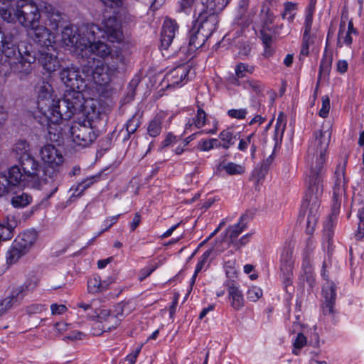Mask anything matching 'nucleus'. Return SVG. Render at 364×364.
<instances>
[{
	"label": "nucleus",
	"instance_id": "nucleus-1",
	"mask_svg": "<svg viewBox=\"0 0 364 364\" xmlns=\"http://www.w3.org/2000/svg\"><path fill=\"white\" fill-rule=\"evenodd\" d=\"M329 130L316 131L309 141L306 161L309 173L306 177L308 191L304 196L299 218L304 219L306 215V232H314L318 222L321 200L323 193L322 176L323 165L326 159L327 150L331 141Z\"/></svg>",
	"mask_w": 364,
	"mask_h": 364
},
{
	"label": "nucleus",
	"instance_id": "nucleus-2",
	"mask_svg": "<svg viewBox=\"0 0 364 364\" xmlns=\"http://www.w3.org/2000/svg\"><path fill=\"white\" fill-rule=\"evenodd\" d=\"M88 33H82L80 31V26H67L62 31V41L66 46L74 48L73 52L77 55L84 57L89 54H95L103 59L110 56L112 61L123 62L124 57L119 51L112 52L111 48L104 42L97 39L90 40L85 48H82V40L88 38Z\"/></svg>",
	"mask_w": 364,
	"mask_h": 364
},
{
	"label": "nucleus",
	"instance_id": "nucleus-3",
	"mask_svg": "<svg viewBox=\"0 0 364 364\" xmlns=\"http://www.w3.org/2000/svg\"><path fill=\"white\" fill-rule=\"evenodd\" d=\"M80 31L88 33V38L82 40V48L89 44L90 40L97 38H107L112 43H121L124 39V33L121 21L117 16H109L102 21V27L94 23L83 24L80 26Z\"/></svg>",
	"mask_w": 364,
	"mask_h": 364
},
{
	"label": "nucleus",
	"instance_id": "nucleus-4",
	"mask_svg": "<svg viewBox=\"0 0 364 364\" xmlns=\"http://www.w3.org/2000/svg\"><path fill=\"white\" fill-rule=\"evenodd\" d=\"M0 16L7 23L18 21L26 28L38 23L41 18L39 7L33 0H18L11 11L0 6Z\"/></svg>",
	"mask_w": 364,
	"mask_h": 364
},
{
	"label": "nucleus",
	"instance_id": "nucleus-5",
	"mask_svg": "<svg viewBox=\"0 0 364 364\" xmlns=\"http://www.w3.org/2000/svg\"><path fill=\"white\" fill-rule=\"evenodd\" d=\"M41 159L46 164L43 176L50 180L51 189L48 198L51 197L58 189L60 172L65 161L62 151L52 144H46L40 151Z\"/></svg>",
	"mask_w": 364,
	"mask_h": 364
},
{
	"label": "nucleus",
	"instance_id": "nucleus-6",
	"mask_svg": "<svg viewBox=\"0 0 364 364\" xmlns=\"http://www.w3.org/2000/svg\"><path fill=\"white\" fill-rule=\"evenodd\" d=\"M37 94V109L41 114L40 122L42 124H53V116H55L58 101L53 94V90L48 82L42 81L36 86Z\"/></svg>",
	"mask_w": 364,
	"mask_h": 364
},
{
	"label": "nucleus",
	"instance_id": "nucleus-7",
	"mask_svg": "<svg viewBox=\"0 0 364 364\" xmlns=\"http://www.w3.org/2000/svg\"><path fill=\"white\" fill-rule=\"evenodd\" d=\"M84 90H66L63 100L58 101L55 116H53V124L62 120H69L75 113L82 111L84 105Z\"/></svg>",
	"mask_w": 364,
	"mask_h": 364
},
{
	"label": "nucleus",
	"instance_id": "nucleus-8",
	"mask_svg": "<svg viewBox=\"0 0 364 364\" xmlns=\"http://www.w3.org/2000/svg\"><path fill=\"white\" fill-rule=\"evenodd\" d=\"M119 61L111 63L97 60L94 58H87V64L84 65L83 73L90 75L95 83L100 86H107L112 81L118 72Z\"/></svg>",
	"mask_w": 364,
	"mask_h": 364
},
{
	"label": "nucleus",
	"instance_id": "nucleus-9",
	"mask_svg": "<svg viewBox=\"0 0 364 364\" xmlns=\"http://www.w3.org/2000/svg\"><path fill=\"white\" fill-rule=\"evenodd\" d=\"M36 240L37 235L34 231L28 230L21 233L6 252V263L8 264L16 263L21 257L29 252Z\"/></svg>",
	"mask_w": 364,
	"mask_h": 364
},
{
	"label": "nucleus",
	"instance_id": "nucleus-10",
	"mask_svg": "<svg viewBox=\"0 0 364 364\" xmlns=\"http://www.w3.org/2000/svg\"><path fill=\"white\" fill-rule=\"evenodd\" d=\"M18 161L23 172L24 178L32 183L34 188H41L43 184L49 183L48 177L43 176L41 164L33 156L24 155L19 157Z\"/></svg>",
	"mask_w": 364,
	"mask_h": 364
},
{
	"label": "nucleus",
	"instance_id": "nucleus-11",
	"mask_svg": "<svg viewBox=\"0 0 364 364\" xmlns=\"http://www.w3.org/2000/svg\"><path fill=\"white\" fill-rule=\"evenodd\" d=\"M73 142L78 146L85 148L90 146L99 136L98 130L90 120L75 122L70 129Z\"/></svg>",
	"mask_w": 364,
	"mask_h": 364
},
{
	"label": "nucleus",
	"instance_id": "nucleus-12",
	"mask_svg": "<svg viewBox=\"0 0 364 364\" xmlns=\"http://www.w3.org/2000/svg\"><path fill=\"white\" fill-rule=\"evenodd\" d=\"M20 59L18 62H14L11 65V69L18 73L23 75L29 74L32 70V63L36 61V52L33 50V46L31 44L22 43L17 46Z\"/></svg>",
	"mask_w": 364,
	"mask_h": 364
},
{
	"label": "nucleus",
	"instance_id": "nucleus-13",
	"mask_svg": "<svg viewBox=\"0 0 364 364\" xmlns=\"http://www.w3.org/2000/svg\"><path fill=\"white\" fill-rule=\"evenodd\" d=\"M28 34L30 38L36 43L38 50H53L55 43V36L52 32L46 26L33 25L28 27Z\"/></svg>",
	"mask_w": 364,
	"mask_h": 364
},
{
	"label": "nucleus",
	"instance_id": "nucleus-14",
	"mask_svg": "<svg viewBox=\"0 0 364 364\" xmlns=\"http://www.w3.org/2000/svg\"><path fill=\"white\" fill-rule=\"evenodd\" d=\"M124 305L122 303L114 306L112 311L107 309H102L99 313L97 318L102 324L104 331H110L116 328L124 318Z\"/></svg>",
	"mask_w": 364,
	"mask_h": 364
},
{
	"label": "nucleus",
	"instance_id": "nucleus-15",
	"mask_svg": "<svg viewBox=\"0 0 364 364\" xmlns=\"http://www.w3.org/2000/svg\"><path fill=\"white\" fill-rule=\"evenodd\" d=\"M61 80L70 90H85L87 87L85 80L82 77L78 68L67 67L60 72Z\"/></svg>",
	"mask_w": 364,
	"mask_h": 364
},
{
	"label": "nucleus",
	"instance_id": "nucleus-16",
	"mask_svg": "<svg viewBox=\"0 0 364 364\" xmlns=\"http://www.w3.org/2000/svg\"><path fill=\"white\" fill-rule=\"evenodd\" d=\"M219 22L218 16L211 14L208 11L203 10L198 15L193 24L197 26L202 33L210 37L217 29Z\"/></svg>",
	"mask_w": 364,
	"mask_h": 364
},
{
	"label": "nucleus",
	"instance_id": "nucleus-17",
	"mask_svg": "<svg viewBox=\"0 0 364 364\" xmlns=\"http://www.w3.org/2000/svg\"><path fill=\"white\" fill-rule=\"evenodd\" d=\"M347 156H344L338 163L334 172V185L333 195L334 199L338 200L346 191L347 180L345 177L346 167L347 164Z\"/></svg>",
	"mask_w": 364,
	"mask_h": 364
},
{
	"label": "nucleus",
	"instance_id": "nucleus-18",
	"mask_svg": "<svg viewBox=\"0 0 364 364\" xmlns=\"http://www.w3.org/2000/svg\"><path fill=\"white\" fill-rule=\"evenodd\" d=\"M336 284L329 281H327L323 286L322 292L324 301L322 304V311L325 316L333 317L336 311L334 309L336 299Z\"/></svg>",
	"mask_w": 364,
	"mask_h": 364
},
{
	"label": "nucleus",
	"instance_id": "nucleus-19",
	"mask_svg": "<svg viewBox=\"0 0 364 364\" xmlns=\"http://www.w3.org/2000/svg\"><path fill=\"white\" fill-rule=\"evenodd\" d=\"M178 30V26L175 20L171 18L164 20L161 33V49L162 50H168L171 47Z\"/></svg>",
	"mask_w": 364,
	"mask_h": 364
},
{
	"label": "nucleus",
	"instance_id": "nucleus-20",
	"mask_svg": "<svg viewBox=\"0 0 364 364\" xmlns=\"http://www.w3.org/2000/svg\"><path fill=\"white\" fill-rule=\"evenodd\" d=\"M36 52L37 55L36 60L45 70L50 73L58 69L60 65L55 48L53 50H38Z\"/></svg>",
	"mask_w": 364,
	"mask_h": 364
},
{
	"label": "nucleus",
	"instance_id": "nucleus-21",
	"mask_svg": "<svg viewBox=\"0 0 364 364\" xmlns=\"http://www.w3.org/2000/svg\"><path fill=\"white\" fill-rule=\"evenodd\" d=\"M189 71V66L185 65H181L172 69L166 73L165 77L168 83V87H175L184 85L188 80L186 78Z\"/></svg>",
	"mask_w": 364,
	"mask_h": 364
},
{
	"label": "nucleus",
	"instance_id": "nucleus-22",
	"mask_svg": "<svg viewBox=\"0 0 364 364\" xmlns=\"http://www.w3.org/2000/svg\"><path fill=\"white\" fill-rule=\"evenodd\" d=\"M228 287V299L230 306L236 311H239L244 306V297L242 291L236 285L233 280H228L226 282Z\"/></svg>",
	"mask_w": 364,
	"mask_h": 364
},
{
	"label": "nucleus",
	"instance_id": "nucleus-23",
	"mask_svg": "<svg viewBox=\"0 0 364 364\" xmlns=\"http://www.w3.org/2000/svg\"><path fill=\"white\" fill-rule=\"evenodd\" d=\"M210 37L205 35L194 24L188 32V52L193 53L201 48Z\"/></svg>",
	"mask_w": 364,
	"mask_h": 364
},
{
	"label": "nucleus",
	"instance_id": "nucleus-24",
	"mask_svg": "<svg viewBox=\"0 0 364 364\" xmlns=\"http://www.w3.org/2000/svg\"><path fill=\"white\" fill-rule=\"evenodd\" d=\"M17 43H8L0 44V64L8 63L11 65V60L16 56Z\"/></svg>",
	"mask_w": 364,
	"mask_h": 364
},
{
	"label": "nucleus",
	"instance_id": "nucleus-25",
	"mask_svg": "<svg viewBox=\"0 0 364 364\" xmlns=\"http://www.w3.org/2000/svg\"><path fill=\"white\" fill-rule=\"evenodd\" d=\"M250 0H239L236 19L237 23L246 26L250 23L251 14L248 11Z\"/></svg>",
	"mask_w": 364,
	"mask_h": 364
},
{
	"label": "nucleus",
	"instance_id": "nucleus-26",
	"mask_svg": "<svg viewBox=\"0 0 364 364\" xmlns=\"http://www.w3.org/2000/svg\"><path fill=\"white\" fill-rule=\"evenodd\" d=\"M280 270L283 275H292L294 267L293 251L291 249H285L280 259Z\"/></svg>",
	"mask_w": 364,
	"mask_h": 364
},
{
	"label": "nucleus",
	"instance_id": "nucleus-27",
	"mask_svg": "<svg viewBox=\"0 0 364 364\" xmlns=\"http://www.w3.org/2000/svg\"><path fill=\"white\" fill-rule=\"evenodd\" d=\"M38 280L36 277L28 279L22 285L17 287L12 292L14 296L21 301L23 297L30 291L34 290L38 285Z\"/></svg>",
	"mask_w": 364,
	"mask_h": 364
},
{
	"label": "nucleus",
	"instance_id": "nucleus-28",
	"mask_svg": "<svg viewBox=\"0 0 364 364\" xmlns=\"http://www.w3.org/2000/svg\"><path fill=\"white\" fill-rule=\"evenodd\" d=\"M333 61V54L328 52L326 48L319 65L317 83L320 82L322 77L326 78L329 75Z\"/></svg>",
	"mask_w": 364,
	"mask_h": 364
},
{
	"label": "nucleus",
	"instance_id": "nucleus-29",
	"mask_svg": "<svg viewBox=\"0 0 364 364\" xmlns=\"http://www.w3.org/2000/svg\"><path fill=\"white\" fill-rule=\"evenodd\" d=\"M18 30L13 25H6L0 27V44L9 43H17Z\"/></svg>",
	"mask_w": 364,
	"mask_h": 364
},
{
	"label": "nucleus",
	"instance_id": "nucleus-30",
	"mask_svg": "<svg viewBox=\"0 0 364 364\" xmlns=\"http://www.w3.org/2000/svg\"><path fill=\"white\" fill-rule=\"evenodd\" d=\"M38 7L40 13L42 11L48 15V20L53 28H56L58 26L61 18L55 9L46 2H42Z\"/></svg>",
	"mask_w": 364,
	"mask_h": 364
},
{
	"label": "nucleus",
	"instance_id": "nucleus-31",
	"mask_svg": "<svg viewBox=\"0 0 364 364\" xmlns=\"http://www.w3.org/2000/svg\"><path fill=\"white\" fill-rule=\"evenodd\" d=\"M337 219L333 217H328V220L324 225L323 239L327 243V248L329 250L333 244V236L334 234V227Z\"/></svg>",
	"mask_w": 364,
	"mask_h": 364
},
{
	"label": "nucleus",
	"instance_id": "nucleus-32",
	"mask_svg": "<svg viewBox=\"0 0 364 364\" xmlns=\"http://www.w3.org/2000/svg\"><path fill=\"white\" fill-rule=\"evenodd\" d=\"M109 283L102 281L99 276H94L87 281V289L90 293L95 294L106 290Z\"/></svg>",
	"mask_w": 364,
	"mask_h": 364
},
{
	"label": "nucleus",
	"instance_id": "nucleus-33",
	"mask_svg": "<svg viewBox=\"0 0 364 364\" xmlns=\"http://www.w3.org/2000/svg\"><path fill=\"white\" fill-rule=\"evenodd\" d=\"M351 35L352 33L346 32V21L342 18L338 33L337 47L341 48L343 44L350 46L353 43Z\"/></svg>",
	"mask_w": 364,
	"mask_h": 364
},
{
	"label": "nucleus",
	"instance_id": "nucleus-34",
	"mask_svg": "<svg viewBox=\"0 0 364 364\" xmlns=\"http://www.w3.org/2000/svg\"><path fill=\"white\" fill-rule=\"evenodd\" d=\"M7 180L10 186H16L21 183V181H27L24 178L23 172L21 171V168L18 166H11L8 172Z\"/></svg>",
	"mask_w": 364,
	"mask_h": 364
},
{
	"label": "nucleus",
	"instance_id": "nucleus-35",
	"mask_svg": "<svg viewBox=\"0 0 364 364\" xmlns=\"http://www.w3.org/2000/svg\"><path fill=\"white\" fill-rule=\"evenodd\" d=\"M164 118L161 115H156L148 124L147 134L151 137H156L162 131Z\"/></svg>",
	"mask_w": 364,
	"mask_h": 364
},
{
	"label": "nucleus",
	"instance_id": "nucleus-36",
	"mask_svg": "<svg viewBox=\"0 0 364 364\" xmlns=\"http://www.w3.org/2000/svg\"><path fill=\"white\" fill-rule=\"evenodd\" d=\"M219 139L222 141L223 149H228L235 144L237 139V135L230 129H225L219 134Z\"/></svg>",
	"mask_w": 364,
	"mask_h": 364
},
{
	"label": "nucleus",
	"instance_id": "nucleus-37",
	"mask_svg": "<svg viewBox=\"0 0 364 364\" xmlns=\"http://www.w3.org/2000/svg\"><path fill=\"white\" fill-rule=\"evenodd\" d=\"M245 216H242L238 223L234 225L230 226L227 230V237L230 238V242L234 243L239 235L246 228L244 221Z\"/></svg>",
	"mask_w": 364,
	"mask_h": 364
},
{
	"label": "nucleus",
	"instance_id": "nucleus-38",
	"mask_svg": "<svg viewBox=\"0 0 364 364\" xmlns=\"http://www.w3.org/2000/svg\"><path fill=\"white\" fill-rule=\"evenodd\" d=\"M218 169L224 170L228 175H240L245 172V167L240 164L233 162H221L218 166Z\"/></svg>",
	"mask_w": 364,
	"mask_h": 364
},
{
	"label": "nucleus",
	"instance_id": "nucleus-39",
	"mask_svg": "<svg viewBox=\"0 0 364 364\" xmlns=\"http://www.w3.org/2000/svg\"><path fill=\"white\" fill-rule=\"evenodd\" d=\"M230 0H208L207 1L206 9L211 14L218 15L228 4Z\"/></svg>",
	"mask_w": 364,
	"mask_h": 364
},
{
	"label": "nucleus",
	"instance_id": "nucleus-40",
	"mask_svg": "<svg viewBox=\"0 0 364 364\" xmlns=\"http://www.w3.org/2000/svg\"><path fill=\"white\" fill-rule=\"evenodd\" d=\"M97 178V176L87 178L82 182L79 183L75 188L72 187L71 189L74 191L73 196H80L86 189L90 187L96 181Z\"/></svg>",
	"mask_w": 364,
	"mask_h": 364
},
{
	"label": "nucleus",
	"instance_id": "nucleus-41",
	"mask_svg": "<svg viewBox=\"0 0 364 364\" xmlns=\"http://www.w3.org/2000/svg\"><path fill=\"white\" fill-rule=\"evenodd\" d=\"M314 36L311 33H303L302 43L299 53V60L306 57L309 53V46L314 43Z\"/></svg>",
	"mask_w": 364,
	"mask_h": 364
},
{
	"label": "nucleus",
	"instance_id": "nucleus-42",
	"mask_svg": "<svg viewBox=\"0 0 364 364\" xmlns=\"http://www.w3.org/2000/svg\"><path fill=\"white\" fill-rule=\"evenodd\" d=\"M19 300L14 294L11 292V294L0 301V316L4 314L9 309L13 306L19 304Z\"/></svg>",
	"mask_w": 364,
	"mask_h": 364
},
{
	"label": "nucleus",
	"instance_id": "nucleus-43",
	"mask_svg": "<svg viewBox=\"0 0 364 364\" xmlns=\"http://www.w3.org/2000/svg\"><path fill=\"white\" fill-rule=\"evenodd\" d=\"M213 252L212 249L207 250L199 258L196 264L195 272L192 277L191 284H193L196 279L197 274L203 269L206 264L208 263V259Z\"/></svg>",
	"mask_w": 364,
	"mask_h": 364
},
{
	"label": "nucleus",
	"instance_id": "nucleus-44",
	"mask_svg": "<svg viewBox=\"0 0 364 364\" xmlns=\"http://www.w3.org/2000/svg\"><path fill=\"white\" fill-rule=\"evenodd\" d=\"M32 201L31 196L23 193L21 195L14 196L11 199V204L15 208H24L29 205Z\"/></svg>",
	"mask_w": 364,
	"mask_h": 364
},
{
	"label": "nucleus",
	"instance_id": "nucleus-45",
	"mask_svg": "<svg viewBox=\"0 0 364 364\" xmlns=\"http://www.w3.org/2000/svg\"><path fill=\"white\" fill-rule=\"evenodd\" d=\"M15 223H9V221H4L0 223V240H9L12 237V230L14 228Z\"/></svg>",
	"mask_w": 364,
	"mask_h": 364
},
{
	"label": "nucleus",
	"instance_id": "nucleus-46",
	"mask_svg": "<svg viewBox=\"0 0 364 364\" xmlns=\"http://www.w3.org/2000/svg\"><path fill=\"white\" fill-rule=\"evenodd\" d=\"M14 151L18 158L23 156L24 155H31L30 153V146L25 140H18L14 144Z\"/></svg>",
	"mask_w": 364,
	"mask_h": 364
},
{
	"label": "nucleus",
	"instance_id": "nucleus-47",
	"mask_svg": "<svg viewBox=\"0 0 364 364\" xmlns=\"http://www.w3.org/2000/svg\"><path fill=\"white\" fill-rule=\"evenodd\" d=\"M297 10V4L293 2H286L284 4V11L282 13V18L292 22L294 19L296 11Z\"/></svg>",
	"mask_w": 364,
	"mask_h": 364
},
{
	"label": "nucleus",
	"instance_id": "nucleus-48",
	"mask_svg": "<svg viewBox=\"0 0 364 364\" xmlns=\"http://www.w3.org/2000/svg\"><path fill=\"white\" fill-rule=\"evenodd\" d=\"M235 74L237 77H244L246 73H252L255 71V67L243 63H240L235 66Z\"/></svg>",
	"mask_w": 364,
	"mask_h": 364
},
{
	"label": "nucleus",
	"instance_id": "nucleus-49",
	"mask_svg": "<svg viewBox=\"0 0 364 364\" xmlns=\"http://www.w3.org/2000/svg\"><path fill=\"white\" fill-rule=\"evenodd\" d=\"M271 163L272 159L269 157L262 162L261 166L259 168L255 169L254 175L255 176L257 177L258 181H259L260 179L263 178L265 176Z\"/></svg>",
	"mask_w": 364,
	"mask_h": 364
},
{
	"label": "nucleus",
	"instance_id": "nucleus-50",
	"mask_svg": "<svg viewBox=\"0 0 364 364\" xmlns=\"http://www.w3.org/2000/svg\"><path fill=\"white\" fill-rule=\"evenodd\" d=\"M271 163L272 159L269 157L262 162L261 166L259 168L255 169L254 175L255 176L257 177L258 181H259L260 179L263 178L265 176Z\"/></svg>",
	"mask_w": 364,
	"mask_h": 364
},
{
	"label": "nucleus",
	"instance_id": "nucleus-51",
	"mask_svg": "<svg viewBox=\"0 0 364 364\" xmlns=\"http://www.w3.org/2000/svg\"><path fill=\"white\" fill-rule=\"evenodd\" d=\"M244 87L252 89L257 95H260L264 88V85L260 81L253 79L247 80L244 84Z\"/></svg>",
	"mask_w": 364,
	"mask_h": 364
},
{
	"label": "nucleus",
	"instance_id": "nucleus-52",
	"mask_svg": "<svg viewBox=\"0 0 364 364\" xmlns=\"http://www.w3.org/2000/svg\"><path fill=\"white\" fill-rule=\"evenodd\" d=\"M195 128L200 129L203 127L207 121V115L203 109L199 108L197 114L193 118Z\"/></svg>",
	"mask_w": 364,
	"mask_h": 364
},
{
	"label": "nucleus",
	"instance_id": "nucleus-53",
	"mask_svg": "<svg viewBox=\"0 0 364 364\" xmlns=\"http://www.w3.org/2000/svg\"><path fill=\"white\" fill-rule=\"evenodd\" d=\"M140 124L141 122L139 118H137L136 116H133L127 122L124 126V128L126 129V132L133 134L140 127Z\"/></svg>",
	"mask_w": 364,
	"mask_h": 364
},
{
	"label": "nucleus",
	"instance_id": "nucleus-54",
	"mask_svg": "<svg viewBox=\"0 0 364 364\" xmlns=\"http://www.w3.org/2000/svg\"><path fill=\"white\" fill-rule=\"evenodd\" d=\"M306 336H304L303 333L299 332L293 343L294 349L292 353L294 355H298L299 350L306 344Z\"/></svg>",
	"mask_w": 364,
	"mask_h": 364
},
{
	"label": "nucleus",
	"instance_id": "nucleus-55",
	"mask_svg": "<svg viewBox=\"0 0 364 364\" xmlns=\"http://www.w3.org/2000/svg\"><path fill=\"white\" fill-rule=\"evenodd\" d=\"M322 106L319 110L318 115L322 118H326L328 115L331 105L330 99L327 95L322 97Z\"/></svg>",
	"mask_w": 364,
	"mask_h": 364
},
{
	"label": "nucleus",
	"instance_id": "nucleus-56",
	"mask_svg": "<svg viewBox=\"0 0 364 364\" xmlns=\"http://www.w3.org/2000/svg\"><path fill=\"white\" fill-rule=\"evenodd\" d=\"M193 3V0H178V8L176 11L178 12H183L188 14L191 12Z\"/></svg>",
	"mask_w": 364,
	"mask_h": 364
},
{
	"label": "nucleus",
	"instance_id": "nucleus-57",
	"mask_svg": "<svg viewBox=\"0 0 364 364\" xmlns=\"http://www.w3.org/2000/svg\"><path fill=\"white\" fill-rule=\"evenodd\" d=\"M262 296V291L257 287H252L247 292V298L251 301H256Z\"/></svg>",
	"mask_w": 364,
	"mask_h": 364
},
{
	"label": "nucleus",
	"instance_id": "nucleus-58",
	"mask_svg": "<svg viewBox=\"0 0 364 364\" xmlns=\"http://www.w3.org/2000/svg\"><path fill=\"white\" fill-rule=\"evenodd\" d=\"M158 263H151L140 271L139 279L141 281L149 277L154 270L158 268Z\"/></svg>",
	"mask_w": 364,
	"mask_h": 364
},
{
	"label": "nucleus",
	"instance_id": "nucleus-59",
	"mask_svg": "<svg viewBox=\"0 0 364 364\" xmlns=\"http://www.w3.org/2000/svg\"><path fill=\"white\" fill-rule=\"evenodd\" d=\"M255 136V133L249 134L247 137L240 139L237 149L241 151H246L249 145L253 141L252 139Z\"/></svg>",
	"mask_w": 364,
	"mask_h": 364
},
{
	"label": "nucleus",
	"instance_id": "nucleus-60",
	"mask_svg": "<svg viewBox=\"0 0 364 364\" xmlns=\"http://www.w3.org/2000/svg\"><path fill=\"white\" fill-rule=\"evenodd\" d=\"M247 114V111L246 109H232L228 110V114L229 117L237 119H244L246 117Z\"/></svg>",
	"mask_w": 364,
	"mask_h": 364
},
{
	"label": "nucleus",
	"instance_id": "nucleus-61",
	"mask_svg": "<svg viewBox=\"0 0 364 364\" xmlns=\"http://www.w3.org/2000/svg\"><path fill=\"white\" fill-rule=\"evenodd\" d=\"M9 186L10 184L7 180V176L4 173H0V196L9 191Z\"/></svg>",
	"mask_w": 364,
	"mask_h": 364
},
{
	"label": "nucleus",
	"instance_id": "nucleus-62",
	"mask_svg": "<svg viewBox=\"0 0 364 364\" xmlns=\"http://www.w3.org/2000/svg\"><path fill=\"white\" fill-rule=\"evenodd\" d=\"M196 149L200 151H209L213 149V145L209 139H202L198 142Z\"/></svg>",
	"mask_w": 364,
	"mask_h": 364
},
{
	"label": "nucleus",
	"instance_id": "nucleus-63",
	"mask_svg": "<svg viewBox=\"0 0 364 364\" xmlns=\"http://www.w3.org/2000/svg\"><path fill=\"white\" fill-rule=\"evenodd\" d=\"M304 279L306 281L309 285L312 287L315 284V277L313 268L303 269Z\"/></svg>",
	"mask_w": 364,
	"mask_h": 364
},
{
	"label": "nucleus",
	"instance_id": "nucleus-64",
	"mask_svg": "<svg viewBox=\"0 0 364 364\" xmlns=\"http://www.w3.org/2000/svg\"><path fill=\"white\" fill-rule=\"evenodd\" d=\"M119 216L120 215H117L112 217L107 218L103 222V226L105 228L98 233V235H100L103 232L107 230L114 224H115L117 222Z\"/></svg>",
	"mask_w": 364,
	"mask_h": 364
}]
</instances>
